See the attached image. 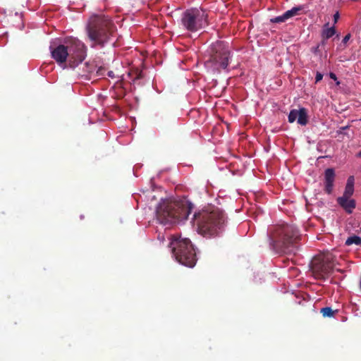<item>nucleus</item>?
<instances>
[{
    "mask_svg": "<svg viewBox=\"0 0 361 361\" xmlns=\"http://www.w3.org/2000/svg\"><path fill=\"white\" fill-rule=\"evenodd\" d=\"M192 219L197 232L206 238L218 235L223 231L226 222L224 213L214 207L195 213Z\"/></svg>",
    "mask_w": 361,
    "mask_h": 361,
    "instance_id": "f257e3e1",
    "label": "nucleus"
},
{
    "mask_svg": "<svg viewBox=\"0 0 361 361\" xmlns=\"http://www.w3.org/2000/svg\"><path fill=\"white\" fill-rule=\"evenodd\" d=\"M192 209V204L187 200H163L157 208V218L164 225L176 224L187 219Z\"/></svg>",
    "mask_w": 361,
    "mask_h": 361,
    "instance_id": "f03ea898",
    "label": "nucleus"
},
{
    "mask_svg": "<svg viewBox=\"0 0 361 361\" xmlns=\"http://www.w3.org/2000/svg\"><path fill=\"white\" fill-rule=\"evenodd\" d=\"M300 235L298 230L293 225L283 224L277 226L270 235L273 250L279 254L295 252L296 243Z\"/></svg>",
    "mask_w": 361,
    "mask_h": 361,
    "instance_id": "7ed1b4c3",
    "label": "nucleus"
},
{
    "mask_svg": "<svg viewBox=\"0 0 361 361\" xmlns=\"http://www.w3.org/2000/svg\"><path fill=\"white\" fill-rule=\"evenodd\" d=\"M114 31L115 25L108 16L93 14L90 17L87 32L91 41L103 46L110 39Z\"/></svg>",
    "mask_w": 361,
    "mask_h": 361,
    "instance_id": "20e7f679",
    "label": "nucleus"
},
{
    "mask_svg": "<svg viewBox=\"0 0 361 361\" xmlns=\"http://www.w3.org/2000/svg\"><path fill=\"white\" fill-rule=\"evenodd\" d=\"M169 247L176 259L180 264L188 267H193L195 265L196 252L190 239L173 235L171 238Z\"/></svg>",
    "mask_w": 361,
    "mask_h": 361,
    "instance_id": "39448f33",
    "label": "nucleus"
},
{
    "mask_svg": "<svg viewBox=\"0 0 361 361\" xmlns=\"http://www.w3.org/2000/svg\"><path fill=\"white\" fill-rule=\"evenodd\" d=\"M208 15L202 8H192L186 10L182 15L183 26L190 32H197L208 24Z\"/></svg>",
    "mask_w": 361,
    "mask_h": 361,
    "instance_id": "423d86ee",
    "label": "nucleus"
},
{
    "mask_svg": "<svg viewBox=\"0 0 361 361\" xmlns=\"http://www.w3.org/2000/svg\"><path fill=\"white\" fill-rule=\"evenodd\" d=\"M230 50L224 42L217 41L211 46L209 62L212 63L215 68L226 69L230 59Z\"/></svg>",
    "mask_w": 361,
    "mask_h": 361,
    "instance_id": "0eeeda50",
    "label": "nucleus"
},
{
    "mask_svg": "<svg viewBox=\"0 0 361 361\" xmlns=\"http://www.w3.org/2000/svg\"><path fill=\"white\" fill-rule=\"evenodd\" d=\"M310 267L316 279L325 280L334 270V257L331 255L316 257L312 260Z\"/></svg>",
    "mask_w": 361,
    "mask_h": 361,
    "instance_id": "6e6552de",
    "label": "nucleus"
},
{
    "mask_svg": "<svg viewBox=\"0 0 361 361\" xmlns=\"http://www.w3.org/2000/svg\"><path fill=\"white\" fill-rule=\"evenodd\" d=\"M66 39L68 61L71 68H75L81 63L86 57V47L80 40L74 37Z\"/></svg>",
    "mask_w": 361,
    "mask_h": 361,
    "instance_id": "1a4fd4ad",
    "label": "nucleus"
},
{
    "mask_svg": "<svg viewBox=\"0 0 361 361\" xmlns=\"http://www.w3.org/2000/svg\"><path fill=\"white\" fill-rule=\"evenodd\" d=\"M288 122L293 123L296 119L298 124L305 126L308 123L307 111L305 108L299 110L292 109L288 114Z\"/></svg>",
    "mask_w": 361,
    "mask_h": 361,
    "instance_id": "9d476101",
    "label": "nucleus"
},
{
    "mask_svg": "<svg viewBox=\"0 0 361 361\" xmlns=\"http://www.w3.org/2000/svg\"><path fill=\"white\" fill-rule=\"evenodd\" d=\"M51 57L58 63H64L68 61V53L67 51L66 39L63 44H59L51 50Z\"/></svg>",
    "mask_w": 361,
    "mask_h": 361,
    "instance_id": "9b49d317",
    "label": "nucleus"
},
{
    "mask_svg": "<svg viewBox=\"0 0 361 361\" xmlns=\"http://www.w3.org/2000/svg\"><path fill=\"white\" fill-rule=\"evenodd\" d=\"M335 176L334 169L329 168L324 171V190L327 194H331L333 190Z\"/></svg>",
    "mask_w": 361,
    "mask_h": 361,
    "instance_id": "f8f14e48",
    "label": "nucleus"
},
{
    "mask_svg": "<svg viewBox=\"0 0 361 361\" xmlns=\"http://www.w3.org/2000/svg\"><path fill=\"white\" fill-rule=\"evenodd\" d=\"M302 10L301 6L293 7L290 10L286 11L283 15L271 18L270 20L274 23H281L286 21L291 17L298 14V12Z\"/></svg>",
    "mask_w": 361,
    "mask_h": 361,
    "instance_id": "ddd939ff",
    "label": "nucleus"
},
{
    "mask_svg": "<svg viewBox=\"0 0 361 361\" xmlns=\"http://www.w3.org/2000/svg\"><path fill=\"white\" fill-rule=\"evenodd\" d=\"M349 198L350 197H339L337 199V202L348 214H351L355 208L356 203L353 199Z\"/></svg>",
    "mask_w": 361,
    "mask_h": 361,
    "instance_id": "4468645a",
    "label": "nucleus"
},
{
    "mask_svg": "<svg viewBox=\"0 0 361 361\" xmlns=\"http://www.w3.org/2000/svg\"><path fill=\"white\" fill-rule=\"evenodd\" d=\"M345 244L347 246H350L353 244L361 246V238L355 235H353L346 239Z\"/></svg>",
    "mask_w": 361,
    "mask_h": 361,
    "instance_id": "2eb2a0df",
    "label": "nucleus"
},
{
    "mask_svg": "<svg viewBox=\"0 0 361 361\" xmlns=\"http://www.w3.org/2000/svg\"><path fill=\"white\" fill-rule=\"evenodd\" d=\"M320 312L324 317H333L338 310H333L330 307H325L321 309Z\"/></svg>",
    "mask_w": 361,
    "mask_h": 361,
    "instance_id": "dca6fc26",
    "label": "nucleus"
},
{
    "mask_svg": "<svg viewBox=\"0 0 361 361\" xmlns=\"http://www.w3.org/2000/svg\"><path fill=\"white\" fill-rule=\"evenodd\" d=\"M335 33H336L335 27H332L324 29L322 31V38L329 39L330 37L334 36L335 35Z\"/></svg>",
    "mask_w": 361,
    "mask_h": 361,
    "instance_id": "f3484780",
    "label": "nucleus"
},
{
    "mask_svg": "<svg viewBox=\"0 0 361 361\" xmlns=\"http://www.w3.org/2000/svg\"><path fill=\"white\" fill-rule=\"evenodd\" d=\"M354 187L350 185H345V191L342 197H350V196L353 194Z\"/></svg>",
    "mask_w": 361,
    "mask_h": 361,
    "instance_id": "a211bd4d",
    "label": "nucleus"
},
{
    "mask_svg": "<svg viewBox=\"0 0 361 361\" xmlns=\"http://www.w3.org/2000/svg\"><path fill=\"white\" fill-rule=\"evenodd\" d=\"M105 71H106V69H105L104 67L100 66V67L97 69V75H99V76H102V75H104Z\"/></svg>",
    "mask_w": 361,
    "mask_h": 361,
    "instance_id": "6ab92c4d",
    "label": "nucleus"
},
{
    "mask_svg": "<svg viewBox=\"0 0 361 361\" xmlns=\"http://www.w3.org/2000/svg\"><path fill=\"white\" fill-rule=\"evenodd\" d=\"M320 44H318L317 46L312 48V51L314 54H320V49H319Z\"/></svg>",
    "mask_w": 361,
    "mask_h": 361,
    "instance_id": "aec40b11",
    "label": "nucleus"
},
{
    "mask_svg": "<svg viewBox=\"0 0 361 361\" xmlns=\"http://www.w3.org/2000/svg\"><path fill=\"white\" fill-rule=\"evenodd\" d=\"M350 184V186L354 187V178L353 176H350L347 180L346 185Z\"/></svg>",
    "mask_w": 361,
    "mask_h": 361,
    "instance_id": "412c9836",
    "label": "nucleus"
},
{
    "mask_svg": "<svg viewBox=\"0 0 361 361\" xmlns=\"http://www.w3.org/2000/svg\"><path fill=\"white\" fill-rule=\"evenodd\" d=\"M322 78H323V75L321 73L317 72L316 74V77H315V82H318L320 80H322Z\"/></svg>",
    "mask_w": 361,
    "mask_h": 361,
    "instance_id": "4be33fe9",
    "label": "nucleus"
},
{
    "mask_svg": "<svg viewBox=\"0 0 361 361\" xmlns=\"http://www.w3.org/2000/svg\"><path fill=\"white\" fill-rule=\"evenodd\" d=\"M350 34L346 35L343 39V42L346 43L350 39Z\"/></svg>",
    "mask_w": 361,
    "mask_h": 361,
    "instance_id": "5701e85b",
    "label": "nucleus"
},
{
    "mask_svg": "<svg viewBox=\"0 0 361 361\" xmlns=\"http://www.w3.org/2000/svg\"><path fill=\"white\" fill-rule=\"evenodd\" d=\"M329 77H330L331 79H333L334 80H335V81H336V80H337V77H336V74H335V73H329Z\"/></svg>",
    "mask_w": 361,
    "mask_h": 361,
    "instance_id": "b1692460",
    "label": "nucleus"
},
{
    "mask_svg": "<svg viewBox=\"0 0 361 361\" xmlns=\"http://www.w3.org/2000/svg\"><path fill=\"white\" fill-rule=\"evenodd\" d=\"M338 18H339V13H338V12H336V13L334 15V23H336Z\"/></svg>",
    "mask_w": 361,
    "mask_h": 361,
    "instance_id": "393cba45",
    "label": "nucleus"
},
{
    "mask_svg": "<svg viewBox=\"0 0 361 361\" xmlns=\"http://www.w3.org/2000/svg\"><path fill=\"white\" fill-rule=\"evenodd\" d=\"M107 75L111 77V78H114V73L112 71H110L108 72Z\"/></svg>",
    "mask_w": 361,
    "mask_h": 361,
    "instance_id": "a878e982",
    "label": "nucleus"
},
{
    "mask_svg": "<svg viewBox=\"0 0 361 361\" xmlns=\"http://www.w3.org/2000/svg\"><path fill=\"white\" fill-rule=\"evenodd\" d=\"M141 77H142L141 72H139V73L137 74V76L135 78L134 80H138V79L141 78Z\"/></svg>",
    "mask_w": 361,
    "mask_h": 361,
    "instance_id": "bb28decb",
    "label": "nucleus"
},
{
    "mask_svg": "<svg viewBox=\"0 0 361 361\" xmlns=\"http://www.w3.org/2000/svg\"><path fill=\"white\" fill-rule=\"evenodd\" d=\"M326 39H327L322 38V43H321V44H322V45H324V44H325V43H326Z\"/></svg>",
    "mask_w": 361,
    "mask_h": 361,
    "instance_id": "cd10ccee",
    "label": "nucleus"
},
{
    "mask_svg": "<svg viewBox=\"0 0 361 361\" xmlns=\"http://www.w3.org/2000/svg\"><path fill=\"white\" fill-rule=\"evenodd\" d=\"M357 157H361V150L357 154Z\"/></svg>",
    "mask_w": 361,
    "mask_h": 361,
    "instance_id": "c85d7f7f",
    "label": "nucleus"
}]
</instances>
